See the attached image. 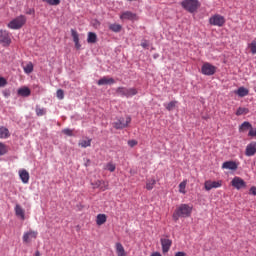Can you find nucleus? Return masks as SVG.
Instances as JSON below:
<instances>
[{"label": "nucleus", "mask_w": 256, "mask_h": 256, "mask_svg": "<svg viewBox=\"0 0 256 256\" xmlns=\"http://www.w3.org/2000/svg\"><path fill=\"white\" fill-rule=\"evenodd\" d=\"M156 183H157V181H155V179L147 180V182H146V189L148 191H151L153 189V187H155Z\"/></svg>", "instance_id": "obj_30"}, {"label": "nucleus", "mask_w": 256, "mask_h": 256, "mask_svg": "<svg viewBox=\"0 0 256 256\" xmlns=\"http://www.w3.org/2000/svg\"><path fill=\"white\" fill-rule=\"evenodd\" d=\"M164 107H166L167 111H173V109L177 107V101H171L168 104H164Z\"/></svg>", "instance_id": "obj_31"}, {"label": "nucleus", "mask_w": 256, "mask_h": 256, "mask_svg": "<svg viewBox=\"0 0 256 256\" xmlns=\"http://www.w3.org/2000/svg\"><path fill=\"white\" fill-rule=\"evenodd\" d=\"M104 169H105L106 171H110V173H113V172L115 171V169H116V166H115V164H114L113 162H109V163H107V164L104 166Z\"/></svg>", "instance_id": "obj_32"}, {"label": "nucleus", "mask_w": 256, "mask_h": 256, "mask_svg": "<svg viewBox=\"0 0 256 256\" xmlns=\"http://www.w3.org/2000/svg\"><path fill=\"white\" fill-rule=\"evenodd\" d=\"M35 256H41V253L39 251H36Z\"/></svg>", "instance_id": "obj_50"}, {"label": "nucleus", "mask_w": 256, "mask_h": 256, "mask_svg": "<svg viewBox=\"0 0 256 256\" xmlns=\"http://www.w3.org/2000/svg\"><path fill=\"white\" fill-rule=\"evenodd\" d=\"M256 153V142H251L246 146L245 155L246 157H253Z\"/></svg>", "instance_id": "obj_13"}, {"label": "nucleus", "mask_w": 256, "mask_h": 256, "mask_svg": "<svg viewBox=\"0 0 256 256\" xmlns=\"http://www.w3.org/2000/svg\"><path fill=\"white\" fill-rule=\"evenodd\" d=\"M7 85V79L0 77V87H5Z\"/></svg>", "instance_id": "obj_43"}, {"label": "nucleus", "mask_w": 256, "mask_h": 256, "mask_svg": "<svg viewBox=\"0 0 256 256\" xmlns=\"http://www.w3.org/2000/svg\"><path fill=\"white\" fill-rule=\"evenodd\" d=\"M99 189L100 191H107V189H109V182H106L105 180H101Z\"/></svg>", "instance_id": "obj_36"}, {"label": "nucleus", "mask_w": 256, "mask_h": 256, "mask_svg": "<svg viewBox=\"0 0 256 256\" xmlns=\"http://www.w3.org/2000/svg\"><path fill=\"white\" fill-rule=\"evenodd\" d=\"M105 223H107V215H105V214H98L96 216V224L101 226V225H105Z\"/></svg>", "instance_id": "obj_21"}, {"label": "nucleus", "mask_w": 256, "mask_h": 256, "mask_svg": "<svg viewBox=\"0 0 256 256\" xmlns=\"http://www.w3.org/2000/svg\"><path fill=\"white\" fill-rule=\"evenodd\" d=\"M39 236V232L37 230H28L24 232L22 241L25 243V245H29L32 241H35L37 237Z\"/></svg>", "instance_id": "obj_4"}, {"label": "nucleus", "mask_w": 256, "mask_h": 256, "mask_svg": "<svg viewBox=\"0 0 256 256\" xmlns=\"http://www.w3.org/2000/svg\"><path fill=\"white\" fill-rule=\"evenodd\" d=\"M25 23H27V17H25V15H20L14 18L12 21H10L7 24V27L8 29L17 30V29H21V27H23Z\"/></svg>", "instance_id": "obj_3"}, {"label": "nucleus", "mask_w": 256, "mask_h": 256, "mask_svg": "<svg viewBox=\"0 0 256 256\" xmlns=\"http://www.w3.org/2000/svg\"><path fill=\"white\" fill-rule=\"evenodd\" d=\"M236 95L239 97H247V95H249V90H247L245 87H240L236 91Z\"/></svg>", "instance_id": "obj_24"}, {"label": "nucleus", "mask_w": 256, "mask_h": 256, "mask_svg": "<svg viewBox=\"0 0 256 256\" xmlns=\"http://www.w3.org/2000/svg\"><path fill=\"white\" fill-rule=\"evenodd\" d=\"M181 6L188 13H195L201 7V3H199V0H184L181 2Z\"/></svg>", "instance_id": "obj_2"}, {"label": "nucleus", "mask_w": 256, "mask_h": 256, "mask_svg": "<svg viewBox=\"0 0 256 256\" xmlns=\"http://www.w3.org/2000/svg\"><path fill=\"white\" fill-rule=\"evenodd\" d=\"M135 17H137V15L131 11L122 12V14L120 15V19L122 21H125V20L133 21V19H135Z\"/></svg>", "instance_id": "obj_15"}, {"label": "nucleus", "mask_w": 256, "mask_h": 256, "mask_svg": "<svg viewBox=\"0 0 256 256\" xmlns=\"http://www.w3.org/2000/svg\"><path fill=\"white\" fill-rule=\"evenodd\" d=\"M44 2L52 6L61 4V0H44Z\"/></svg>", "instance_id": "obj_39"}, {"label": "nucleus", "mask_w": 256, "mask_h": 256, "mask_svg": "<svg viewBox=\"0 0 256 256\" xmlns=\"http://www.w3.org/2000/svg\"><path fill=\"white\" fill-rule=\"evenodd\" d=\"M231 185L234 187V189L239 191L247 187V182H245V180H243L241 177L235 176L231 181Z\"/></svg>", "instance_id": "obj_11"}, {"label": "nucleus", "mask_w": 256, "mask_h": 256, "mask_svg": "<svg viewBox=\"0 0 256 256\" xmlns=\"http://www.w3.org/2000/svg\"><path fill=\"white\" fill-rule=\"evenodd\" d=\"M219 187H223V180H207L204 182L205 191H211V189H219Z\"/></svg>", "instance_id": "obj_10"}, {"label": "nucleus", "mask_w": 256, "mask_h": 256, "mask_svg": "<svg viewBox=\"0 0 256 256\" xmlns=\"http://www.w3.org/2000/svg\"><path fill=\"white\" fill-rule=\"evenodd\" d=\"M129 123H131V116L121 117L113 123V127L114 129H125V127H129Z\"/></svg>", "instance_id": "obj_7"}, {"label": "nucleus", "mask_w": 256, "mask_h": 256, "mask_svg": "<svg viewBox=\"0 0 256 256\" xmlns=\"http://www.w3.org/2000/svg\"><path fill=\"white\" fill-rule=\"evenodd\" d=\"M250 194H251V195H256V187H255V186H252V187L250 188Z\"/></svg>", "instance_id": "obj_47"}, {"label": "nucleus", "mask_w": 256, "mask_h": 256, "mask_svg": "<svg viewBox=\"0 0 256 256\" xmlns=\"http://www.w3.org/2000/svg\"><path fill=\"white\" fill-rule=\"evenodd\" d=\"M24 72L27 73V75H29L30 73H33V63L29 62L28 64H26L24 66Z\"/></svg>", "instance_id": "obj_34"}, {"label": "nucleus", "mask_w": 256, "mask_h": 256, "mask_svg": "<svg viewBox=\"0 0 256 256\" xmlns=\"http://www.w3.org/2000/svg\"><path fill=\"white\" fill-rule=\"evenodd\" d=\"M89 163H91V160H87L86 167L89 165Z\"/></svg>", "instance_id": "obj_51"}, {"label": "nucleus", "mask_w": 256, "mask_h": 256, "mask_svg": "<svg viewBox=\"0 0 256 256\" xmlns=\"http://www.w3.org/2000/svg\"><path fill=\"white\" fill-rule=\"evenodd\" d=\"M201 73L202 75H207V76L215 75V73H217V67H215L213 64L209 62H205L202 65Z\"/></svg>", "instance_id": "obj_5"}, {"label": "nucleus", "mask_w": 256, "mask_h": 256, "mask_svg": "<svg viewBox=\"0 0 256 256\" xmlns=\"http://www.w3.org/2000/svg\"><path fill=\"white\" fill-rule=\"evenodd\" d=\"M249 113V109L245 107H239L236 111L237 117H240V115H247Z\"/></svg>", "instance_id": "obj_29"}, {"label": "nucleus", "mask_w": 256, "mask_h": 256, "mask_svg": "<svg viewBox=\"0 0 256 256\" xmlns=\"http://www.w3.org/2000/svg\"><path fill=\"white\" fill-rule=\"evenodd\" d=\"M187 187V180H183L180 184H179V193H182L183 195H185V193H187V190H185Z\"/></svg>", "instance_id": "obj_28"}, {"label": "nucleus", "mask_w": 256, "mask_h": 256, "mask_svg": "<svg viewBox=\"0 0 256 256\" xmlns=\"http://www.w3.org/2000/svg\"><path fill=\"white\" fill-rule=\"evenodd\" d=\"M79 146L83 147L84 149H86V147H91V139L81 140L79 142Z\"/></svg>", "instance_id": "obj_33"}, {"label": "nucleus", "mask_w": 256, "mask_h": 256, "mask_svg": "<svg viewBox=\"0 0 256 256\" xmlns=\"http://www.w3.org/2000/svg\"><path fill=\"white\" fill-rule=\"evenodd\" d=\"M26 13L27 15H35V9H29Z\"/></svg>", "instance_id": "obj_48"}, {"label": "nucleus", "mask_w": 256, "mask_h": 256, "mask_svg": "<svg viewBox=\"0 0 256 256\" xmlns=\"http://www.w3.org/2000/svg\"><path fill=\"white\" fill-rule=\"evenodd\" d=\"M16 217H20L22 221H25V210L22 209L21 205L17 204L14 208Z\"/></svg>", "instance_id": "obj_17"}, {"label": "nucleus", "mask_w": 256, "mask_h": 256, "mask_svg": "<svg viewBox=\"0 0 256 256\" xmlns=\"http://www.w3.org/2000/svg\"><path fill=\"white\" fill-rule=\"evenodd\" d=\"M19 177L22 181V183L27 184L29 183V172L25 169L19 170Z\"/></svg>", "instance_id": "obj_16"}, {"label": "nucleus", "mask_w": 256, "mask_h": 256, "mask_svg": "<svg viewBox=\"0 0 256 256\" xmlns=\"http://www.w3.org/2000/svg\"><path fill=\"white\" fill-rule=\"evenodd\" d=\"M93 189H99L101 187V180H96L94 182H91Z\"/></svg>", "instance_id": "obj_40"}, {"label": "nucleus", "mask_w": 256, "mask_h": 256, "mask_svg": "<svg viewBox=\"0 0 256 256\" xmlns=\"http://www.w3.org/2000/svg\"><path fill=\"white\" fill-rule=\"evenodd\" d=\"M239 165L235 161H226L222 164V169H229L230 171H237Z\"/></svg>", "instance_id": "obj_14"}, {"label": "nucleus", "mask_w": 256, "mask_h": 256, "mask_svg": "<svg viewBox=\"0 0 256 256\" xmlns=\"http://www.w3.org/2000/svg\"><path fill=\"white\" fill-rule=\"evenodd\" d=\"M163 253H169V249H171V245H173V241L169 238H161L160 240Z\"/></svg>", "instance_id": "obj_12"}, {"label": "nucleus", "mask_w": 256, "mask_h": 256, "mask_svg": "<svg viewBox=\"0 0 256 256\" xmlns=\"http://www.w3.org/2000/svg\"><path fill=\"white\" fill-rule=\"evenodd\" d=\"M128 145H129V147H135V145H137V140L128 141Z\"/></svg>", "instance_id": "obj_45"}, {"label": "nucleus", "mask_w": 256, "mask_h": 256, "mask_svg": "<svg viewBox=\"0 0 256 256\" xmlns=\"http://www.w3.org/2000/svg\"><path fill=\"white\" fill-rule=\"evenodd\" d=\"M116 253L117 256H127V253L125 252V248L123 247V244L116 243Z\"/></svg>", "instance_id": "obj_23"}, {"label": "nucleus", "mask_w": 256, "mask_h": 256, "mask_svg": "<svg viewBox=\"0 0 256 256\" xmlns=\"http://www.w3.org/2000/svg\"><path fill=\"white\" fill-rule=\"evenodd\" d=\"M249 136L250 137H256V129L253 130V128H251L250 131H249Z\"/></svg>", "instance_id": "obj_46"}, {"label": "nucleus", "mask_w": 256, "mask_h": 256, "mask_svg": "<svg viewBox=\"0 0 256 256\" xmlns=\"http://www.w3.org/2000/svg\"><path fill=\"white\" fill-rule=\"evenodd\" d=\"M109 29L110 31H113V33H120L121 29H123V26L120 24H110Z\"/></svg>", "instance_id": "obj_25"}, {"label": "nucleus", "mask_w": 256, "mask_h": 256, "mask_svg": "<svg viewBox=\"0 0 256 256\" xmlns=\"http://www.w3.org/2000/svg\"><path fill=\"white\" fill-rule=\"evenodd\" d=\"M193 213V206L189 204H180L172 215L173 221L177 222L179 219H187Z\"/></svg>", "instance_id": "obj_1"}, {"label": "nucleus", "mask_w": 256, "mask_h": 256, "mask_svg": "<svg viewBox=\"0 0 256 256\" xmlns=\"http://www.w3.org/2000/svg\"><path fill=\"white\" fill-rule=\"evenodd\" d=\"M0 44L2 47H9L11 45V34L7 30H0Z\"/></svg>", "instance_id": "obj_9"}, {"label": "nucleus", "mask_w": 256, "mask_h": 256, "mask_svg": "<svg viewBox=\"0 0 256 256\" xmlns=\"http://www.w3.org/2000/svg\"><path fill=\"white\" fill-rule=\"evenodd\" d=\"M35 111H36L37 117H43V115H46V114H47V109L41 108V107H39V106H36Z\"/></svg>", "instance_id": "obj_27"}, {"label": "nucleus", "mask_w": 256, "mask_h": 256, "mask_svg": "<svg viewBox=\"0 0 256 256\" xmlns=\"http://www.w3.org/2000/svg\"><path fill=\"white\" fill-rule=\"evenodd\" d=\"M18 95H20L21 97H29V95H31V89H29L28 87L19 88Z\"/></svg>", "instance_id": "obj_22"}, {"label": "nucleus", "mask_w": 256, "mask_h": 256, "mask_svg": "<svg viewBox=\"0 0 256 256\" xmlns=\"http://www.w3.org/2000/svg\"><path fill=\"white\" fill-rule=\"evenodd\" d=\"M11 137V132H9V129L4 126H0V139H9Z\"/></svg>", "instance_id": "obj_19"}, {"label": "nucleus", "mask_w": 256, "mask_h": 256, "mask_svg": "<svg viewBox=\"0 0 256 256\" xmlns=\"http://www.w3.org/2000/svg\"><path fill=\"white\" fill-rule=\"evenodd\" d=\"M62 133H64V135H68V137L73 136V130H71L69 128L62 130Z\"/></svg>", "instance_id": "obj_42"}, {"label": "nucleus", "mask_w": 256, "mask_h": 256, "mask_svg": "<svg viewBox=\"0 0 256 256\" xmlns=\"http://www.w3.org/2000/svg\"><path fill=\"white\" fill-rule=\"evenodd\" d=\"M252 55H256V40H253L249 45H248Z\"/></svg>", "instance_id": "obj_37"}, {"label": "nucleus", "mask_w": 256, "mask_h": 256, "mask_svg": "<svg viewBox=\"0 0 256 256\" xmlns=\"http://www.w3.org/2000/svg\"><path fill=\"white\" fill-rule=\"evenodd\" d=\"M56 95L58 99H63L65 97V92L62 89L57 90Z\"/></svg>", "instance_id": "obj_41"}, {"label": "nucleus", "mask_w": 256, "mask_h": 256, "mask_svg": "<svg viewBox=\"0 0 256 256\" xmlns=\"http://www.w3.org/2000/svg\"><path fill=\"white\" fill-rule=\"evenodd\" d=\"M209 23L214 27H223L225 25V17L215 14L209 18Z\"/></svg>", "instance_id": "obj_8"}, {"label": "nucleus", "mask_w": 256, "mask_h": 256, "mask_svg": "<svg viewBox=\"0 0 256 256\" xmlns=\"http://www.w3.org/2000/svg\"><path fill=\"white\" fill-rule=\"evenodd\" d=\"M175 256H187V253H185V252H176Z\"/></svg>", "instance_id": "obj_49"}, {"label": "nucleus", "mask_w": 256, "mask_h": 256, "mask_svg": "<svg viewBox=\"0 0 256 256\" xmlns=\"http://www.w3.org/2000/svg\"><path fill=\"white\" fill-rule=\"evenodd\" d=\"M115 83V79L109 77H103L98 80V85H113Z\"/></svg>", "instance_id": "obj_20"}, {"label": "nucleus", "mask_w": 256, "mask_h": 256, "mask_svg": "<svg viewBox=\"0 0 256 256\" xmlns=\"http://www.w3.org/2000/svg\"><path fill=\"white\" fill-rule=\"evenodd\" d=\"M248 129H253L249 122H243L239 128L240 131H247Z\"/></svg>", "instance_id": "obj_35"}, {"label": "nucleus", "mask_w": 256, "mask_h": 256, "mask_svg": "<svg viewBox=\"0 0 256 256\" xmlns=\"http://www.w3.org/2000/svg\"><path fill=\"white\" fill-rule=\"evenodd\" d=\"M87 42L88 43H97V34H95L94 32H89Z\"/></svg>", "instance_id": "obj_26"}, {"label": "nucleus", "mask_w": 256, "mask_h": 256, "mask_svg": "<svg viewBox=\"0 0 256 256\" xmlns=\"http://www.w3.org/2000/svg\"><path fill=\"white\" fill-rule=\"evenodd\" d=\"M116 93L121 97H133L137 95V90L135 88L118 87Z\"/></svg>", "instance_id": "obj_6"}, {"label": "nucleus", "mask_w": 256, "mask_h": 256, "mask_svg": "<svg viewBox=\"0 0 256 256\" xmlns=\"http://www.w3.org/2000/svg\"><path fill=\"white\" fill-rule=\"evenodd\" d=\"M71 36H72L73 41L75 43L76 49H81V44L79 43V33H77V30L72 29L71 30Z\"/></svg>", "instance_id": "obj_18"}, {"label": "nucleus", "mask_w": 256, "mask_h": 256, "mask_svg": "<svg viewBox=\"0 0 256 256\" xmlns=\"http://www.w3.org/2000/svg\"><path fill=\"white\" fill-rule=\"evenodd\" d=\"M141 47H143V49H149V42L147 40H144L141 43Z\"/></svg>", "instance_id": "obj_44"}, {"label": "nucleus", "mask_w": 256, "mask_h": 256, "mask_svg": "<svg viewBox=\"0 0 256 256\" xmlns=\"http://www.w3.org/2000/svg\"><path fill=\"white\" fill-rule=\"evenodd\" d=\"M7 151V145L3 144V142H0V157L6 155Z\"/></svg>", "instance_id": "obj_38"}]
</instances>
